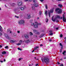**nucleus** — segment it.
<instances>
[{"label":"nucleus","instance_id":"obj_1","mask_svg":"<svg viewBox=\"0 0 66 66\" xmlns=\"http://www.w3.org/2000/svg\"><path fill=\"white\" fill-rule=\"evenodd\" d=\"M60 16L57 15L55 18L54 19V16H53L52 17V20L53 21H55L57 20V19H60Z\"/></svg>","mask_w":66,"mask_h":66},{"label":"nucleus","instance_id":"obj_2","mask_svg":"<svg viewBox=\"0 0 66 66\" xmlns=\"http://www.w3.org/2000/svg\"><path fill=\"white\" fill-rule=\"evenodd\" d=\"M41 60L43 63H44V61L45 63H48L49 62V60L48 58H44L43 59V58H41Z\"/></svg>","mask_w":66,"mask_h":66},{"label":"nucleus","instance_id":"obj_3","mask_svg":"<svg viewBox=\"0 0 66 66\" xmlns=\"http://www.w3.org/2000/svg\"><path fill=\"white\" fill-rule=\"evenodd\" d=\"M54 8H53L52 9H51L50 10H48V15L50 17V13H53V11H54Z\"/></svg>","mask_w":66,"mask_h":66},{"label":"nucleus","instance_id":"obj_4","mask_svg":"<svg viewBox=\"0 0 66 66\" xmlns=\"http://www.w3.org/2000/svg\"><path fill=\"white\" fill-rule=\"evenodd\" d=\"M55 11V12L58 13H62V10L59 8L56 9Z\"/></svg>","mask_w":66,"mask_h":66},{"label":"nucleus","instance_id":"obj_5","mask_svg":"<svg viewBox=\"0 0 66 66\" xmlns=\"http://www.w3.org/2000/svg\"><path fill=\"white\" fill-rule=\"evenodd\" d=\"M18 22L19 24H22L24 23V21L23 20H19Z\"/></svg>","mask_w":66,"mask_h":66},{"label":"nucleus","instance_id":"obj_6","mask_svg":"<svg viewBox=\"0 0 66 66\" xmlns=\"http://www.w3.org/2000/svg\"><path fill=\"white\" fill-rule=\"evenodd\" d=\"M34 26L36 28H38V23L37 22H35V24L34 25Z\"/></svg>","mask_w":66,"mask_h":66},{"label":"nucleus","instance_id":"obj_7","mask_svg":"<svg viewBox=\"0 0 66 66\" xmlns=\"http://www.w3.org/2000/svg\"><path fill=\"white\" fill-rule=\"evenodd\" d=\"M18 6H20L21 5H22V2H18L17 3Z\"/></svg>","mask_w":66,"mask_h":66},{"label":"nucleus","instance_id":"obj_8","mask_svg":"<svg viewBox=\"0 0 66 66\" xmlns=\"http://www.w3.org/2000/svg\"><path fill=\"white\" fill-rule=\"evenodd\" d=\"M63 21L64 22H66V18L65 17V15H63Z\"/></svg>","mask_w":66,"mask_h":66},{"label":"nucleus","instance_id":"obj_9","mask_svg":"<svg viewBox=\"0 0 66 66\" xmlns=\"http://www.w3.org/2000/svg\"><path fill=\"white\" fill-rule=\"evenodd\" d=\"M33 5L35 6V7H37L38 6V4H36V3H35Z\"/></svg>","mask_w":66,"mask_h":66},{"label":"nucleus","instance_id":"obj_10","mask_svg":"<svg viewBox=\"0 0 66 66\" xmlns=\"http://www.w3.org/2000/svg\"><path fill=\"white\" fill-rule=\"evenodd\" d=\"M49 32L50 33L49 34V35H53V33L52 32V30H50L49 31Z\"/></svg>","mask_w":66,"mask_h":66},{"label":"nucleus","instance_id":"obj_11","mask_svg":"<svg viewBox=\"0 0 66 66\" xmlns=\"http://www.w3.org/2000/svg\"><path fill=\"white\" fill-rule=\"evenodd\" d=\"M27 19H30V18H31V16H30V15L28 14H27Z\"/></svg>","mask_w":66,"mask_h":66},{"label":"nucleus","instance_id":"obj_12","mask_svg":"<svg viewBox=\"0 0 66 66\" xmlns=\"http://www.w3.org/2000/svg\"><path fill=\"white\" fill-rule=\"evenodd\" d=\"M20 9L21 10V11H24V7H21L20 8Z\"/></svg>","mask_w":66,"mask_h":66},{"label":"nucleus","instance_id":"obj_13","mask_svg":"<svg viewBox=\"0 0 66 66\" xmlns=\"http://www.w3.org/2000/svg\"><path fill=\"white\" fill-rule=\"evenodd\" d=\"M24 37L26 38H29V36H28V35H25Z\"/></svg>","mask_w":66,"mask_h":66},{"label":"nucleus","instance_id":"obj_14","mask_svg":"<svg viewBox=\"0 0 66 66\" xmlns=\"http://www.w3.org/2000/svg\"><path fill=\"white\" fill-rule=\"evenodd\" d=\"M45 15L46 16H47V15H48V12H47V11H45Z\"/></svg>","mask_w":66,"mask_h":66},{"label":"nucleus","instance_id":"obj_15","mask_svg":"<svg viewBox=\"0 0 66 66\" xmlns=\"http://www.w3.org/2000/svg\"><path fill=\"white\" fill-rule=\"evenodd\" d=\"M58 6L59 7H60V8H61V7H62L63 6L61 4H59L58 5Z\"/></svg>","mask_w":66,"mask_h":66},{"label":"nucleus","instance_id":"obj_16","mask_svg":"<svg viewBox=\"0 0 66 66\" xmlns=\"http://www.w3.org/2000/svg\"><path fill=\"white\" fill-rule=\"evenodd\" d=\"M62 54L64 55H66V51H64L62 53Z\"/></svg>","mask_w":66,"mask_h":66},{"label":"nucleus","instance_id":"obj_17","mask_svg":"<svg viewBox=\"0 0 66 66\" xmlns=\"http://www.w3.org/2000/svg\"><path fill=\"white\" fill-rule=\"evenodd\" d=\"M2 27L0 25V31L2 32Z\"/></svg>","mask_w":66,"mask_h":66},{"label":"nucleus","instance_id":"obj_18","mask_svg":"<svg viewBox=\"0 0 66 66\" xmlns=\"http://www.w3.org/2000/svg\"><path fill=\"white\" fill-rule=\"evenodd\" d=\"M10 32V33H12V31H10V29H8L7 30V32Z\"/></svg>","mask_w":66,"mask_h":66},{"label":"nucleus","instance_id":"obj_19","mask_svg":"<svg viewBox=\"0 0 66 66\" xmlns=\"http://www.w3.org/2000/svg\"><path fill=\"white\" fill-rule=\"evenodd\" d=\"M30 42V40H28L26 41V43H29Z\"/></svg>","mask_w":66,"mask_h":66},{"label":"nucleus","instance_id":"obj_20","mask_svg":"<svg viewBox=\"0 0 66 66\" xmlns=\"http://www.w3.org/2000/svg\"><path fill=\"white\" fill-rule=\"evenodd\" d=\"M44 36V34H41L39 36L40 37H43Z\"/></svg>","mask_w":66,"mask_h":66},{"label":"nucleus","instance_id":"obj_21","mask_svg":"<svg viewBox=\"0 0 66 66\" xmlns=\"http://www.w3.org/2000/svg\"><path fill=\"white\" fill-rule=\"evenodd\" d=\"M32 10H35V8L34 6H32Z\"/></svg>","mask_w":66,"mask_h":66},{"label":"nucleus","instance_id":"obj_22","mask_svg":"<svg viewBox=\"0 0 66 66\" xmlns=\"http://www.w3.org/2000/svg\"><path fill=\"white\" fill-rule=\"evenodd\" d=\"M15 42V40H11L10 41V42L11 43H14Z\"/></svg>","mask_w":66,"mask_h":66},{"label":"nucleus","instance_id":"obj_23","mask_svg":"<svg viewBox=\"0 0 66 66\" xmlns=\"http://www.w3.org/2000/svg\"><path fill=\"white\" fill-rule=\"evenodd\" d=\"M48 18H46V19H45V21L46 22H48Z\"/></svg>","mask_w":66,"mask_h":66},{"label":"nucleus","instance_id":"obj_24","mask_svg":"<svg viewBox=\"0 0 66 66\" xmlns=\"http://www.w3.org/2000/svg\"><path fill=\"white\" fill-rule=\"evenodd\" d=\"M37 30H33V32L34 33H37Z\"/></svg>","mask_w":66,"mask_h":66},{"label":"nucleus","instance_id":"obj_25","mask_svg":"<svg viewBox=\"0 0 66 66\" xmlns=\"http://www.w3.org/2000/svg\"><path fill=\"white\" fill-rule=\"evenodd\" d=\"M2 53L3 54H6V52L5 51H4L2 52Z\"/></svg>","mask_w":66,"mask_h":66},{"label":"nucleus","instance_id":"obj_26","mask_svg":"<svg viewBox=\"0 0 66 66\" xmlns=\"http://www.w3.org/2000/svg\"><path fill=\"white\" fill-rule=\"evenodd\" d=\"M18 50H20V51H21L22 50V49L20 48H18Z\"/></svg>","mask_w":66,"mask_h":66},{"label":"nucleus","instance_id":"obj_27","mask_svg":"<svg viewBox=\"0 0 66 66\" xmlns=\"http://www.w3.org/2000/svg\"><path fill=\"white\" fill-rule=\"evenodd\" d=\"M45 8L46 9H48V6L47 5H45Z\"/></svg>","mask_w":66,"mask_h":66},{"label":"nucleus","instance_id":"obj_28","mask_svg":"<svg viewBox=\"0 0 66 66\" xmlns=\"http://www.w3.org/2000/svg\"><path fill=\"white\" fill-rule=\"evenodd\" d=\"M33 1L34 2V3L37 2V0H34Z\"/></svg>","mask_w":66,"mask_h":66},{"label":"nucleus","instance_id":"obj_29","mask_svg":"<svg viewBox=\"0 0 66 66\" xmlns=\"http://www.w3.org/2000/svg\"><path fill=\"white\" fill-rule=\"evenodd\" d=\"M31 24L32 26H34L35 24V23H31Z\"/></svg>","mask_w":66,"mask_h":66},{"label":"nucleus","instance_id":"obj_30","mask_svg":"<svg viewBox=\"0 0 66 66\" xmlns=\"http://www.w3.org/2000/svg\"><path fill=\"white\" fill-rule=\"evenodd\" d=\"M40 34V32H37L36 33V34H38V35H39V34Z\"/></svg>","mask_w":66,"mask_h":66},{"label":"nucleus","instance_id":"obj_31","mask_svg":"<svg viewBox=\"0 0 66 66\" xmlns=\"http://www.w3.org/2000/svg\"><path fill=\"white\" fill-rule=\"evenodd\" d=\"M15 18H19V16H18L15 15Z\"/></svg>","mask_w":66,"mask_h":66},{"label":"nucleus","instance_id":"obj_32","mask_svg":"<svg viewBox=\"0 0 66 66\" xmlns=\"http://www.w3.org/2000/svg\"><path fill=\"white\" fill-rule=\"evenodd\" d=\"M21 43H18L17 44H16V45H21Z\"/></svg>","mask_w":66,"mask_h":66},{"label":"nucleus","instance_id":"obj_33","mask_svg":"<svg viewBox=\"0 0 66 66\" xmlns=\"http://www.w3.org/2000/svg\"><path fill=\"white\" fill-rule=\"evenodd\" d=\"M22 42V40H20L19 41V43H21H21Z\"/></svg>","mask_w":66,"mask_h":66},{"label":"nucleus","instance_id":"obj_34","mask_svg":"<svg viewBox=\"0 0 66 66\" xmlns=\"http://www.w3.org/2000/svg\"><path fill=\"white\" fill-rule=\"evenodd\" d=\"M39 15H41L42 14V12L40 11L39 13Z\"/></svg>","mask_w":66,"mask_h":66},{"label":"nucleus","instance_id":"obj_35","mask_svg":"<svg viewBox=\"0 0 66 66\" xmlns=\"http://www.w3.org/2000/svg\"><path fill=\"white\" fill-rule=\"evenodd\" d=\"M21 59H22V58H19V61H20L21 60Z\"/></svg>","mask_w":66,"mask_h":66},{"label":"nucleus","instance_id":"obj_36","mask_svg":"<svg viewBox=\"0 0 66 66\" xmlns=\"http://www.w3.org/2000/svg\"><path fill=\"white\" fill-rule=\"evenodd\" d=\"M5 37H7V35L6 34H5Z\"/></svg>","mask_w":66,"mask_h":66},{"label":"nucleus","instance_id":"obj_37","mask_svg":"<svg viewBox=\"0 0 66 66\" xmlns=\"http://www.w3.org/2000/svg\"><path fill=\"white\" fill-rule=\"evenodd\" d=\"M30 35H33V34H32V32H30Z\"/></svg>","mask_w":66,"mask_h":66},{"label":"nucleus","instance_id":"obj_38","mask_svg":"<svg viewBox=\"0 0 66 66\" xmlns=\"http://www.w3.org/2000/svg\"><path fill=\"white\" fill-rule=\"evenodd\" d=\"M2 35V34L1 32H0V36H1Z\"/></svg>","mask_w":66,"mask_h":66},{"label":"nucleus","instance_id":"obj_39","mask_svg":"<svg viewBox=\"0 0 66 66\" xmlns=\"http://www.w3.org/2000/svg\"><path fill=\"white\" fill-rule=\"evenodd\" d=\"M63 37V35L62 34L60 35V37Z\"/></svg>","mask_w":66,"mask_h":66},{"label":"nucleus","instance_id":"obj_40","mask_svg":"<svg viewBox=\"0 0 66 66\" xmlns=\"http://www.w3.org/2000/svg\"><path fill=\"white\" fill-rule=\"evenodd\" d=\"M60 45L61 46H63V45H62V44L61 43H60Z\"/></svg>","mask_w":66,"mask_h":66},{"label":"nucleus","instance_id":"obj_41","mask_svg":"<svg viewBox=\"0 0 66 66\" xmlns=\"http://www.w3.org/2000/svg\"><path fill=\"white\" fill-rule=\"evenodd\" d=\"M17 33H20V31H17Z\"/></svg>","mask_w":66,"mask_h":66},{"label":"nucleus","instance_id":"obj_42","mask_svg":"<svg viewBox=\"0 0 66 66\" xmlns=\"http://www.w3.org/2000/svg\"><path fill=\"white\" fill-rule=\"evenodd\" d=\"M5 48H8V46H6L5 47Z\"/></svg>","mask_w":66,"mask_h":66},{"label":"nucleus","instance_id":"obj_43","mask_svg":"<svg viewBox=\"0 0 66 66\" xmlns=\"http://www.w3.org/2000/svg\"><path fill=\"white\" fill-rule=\"evenodd\" d=\"M32 0H28V1L29 2H31V1H32Z\"/></svg>","mask_w":66,"mask_h":66},{"label":"nucleus","instance_id":"obj_44","mask_svg":"<svg viewBox=\"0 0 66 66\" xmlns=\"http://www.w3.org/2000/svg\"><path fill=\"white\" fill-rule=\"evenodd\" d=\"M60 66H63V64H61L60 65Z\"/></svg>","mask_w":66,"mask_h":66},{"label":"nucleus","instance_id":"obj_45","mask_svg":"<svg viewBox=\"0 0 66 66\" xmlns=\"http://www.w3.org/2000/svg\"><path fill=\"white\" fill-rule=\"evenodd\" d=\"M56 30H58L59 29V28H56Z\"/></svg>","mask_w":66,"mask_h":66},{"label":"nucleus","instance_id":"obj_46","mask_svg":"<svg viewBox=\"0 0 66 66\" xmlns=\"http://www.w3.org/2000/svg\"><path fill=\"white\" fill-rule=\"evenodd\" d=\"M40 1L41 2H43L44 1V0H40Z\"/></svg>","mask_w":66,"mask_h":66},{"label":"nucleus","instance_id":"obj_47","mask_svg":"<svg viewBox=\"0 0 66 66\" xmlns=\"http://www.w3.org/2000/svg\"><path fill=\"white\" fill-rule=\"evenodd\" d=\"M62 50H61L60 51V52H62Z\"/></svg>","mask_w":66,"mask_h":66},{"label":"nucleus","instance_id":"obj_48","mask_svg":"<svg viewBox=\"0 0 66 66\" xmlns=\"http://www.w3.org/2000/svg\"><path fill=\"white\" fill-rule=\"evenodd\" d=\"M38 66V64H37L36 65V66Z\"/></svg>","mask_w":66,"mask_h":66},{"label":"nucleus","instance_id":"obj_49","mask_svg":"<svg viewBox=\"0 0 66 66\" xmlns=\"http://www.w3.org/2000/svg\"><path fill=\"white\" fill-rule=\"evenodd\" d=\"M2 48V45H0V48Z\"/></svg>","mask_w":66,"mask_h":66},{"label":"nucleus","instance_id":"obj_50","mask_svg":"<svg viewBox=\"0 0 66 66\" xmlns=\"http://www.w3.org/2000/svg\"><path fill=\"white\" fill-rule=\"evenodd\" d=\"M57 64H60V62H57Z\"/></svg>","mask_w":66,"mask_h":66},{"label":"nucleus","instance_id":"obj_51","mask_svg":"<svg viewBox=\"0 0 66 66\" xmlns=\"http://www.w3.org/2000/svg\"><path fill=\"white\" fill-rule=\"evenodd\" d=\"M38 24H39V25H40V24H41V23H39Z\"/></svg>","mask_w":66,"mask_h":66},{"label":"nucleus","instance_id":"obj_52","mask_svg":"<svg viewBox=\"0 0 66 66\" xmlns=\"http://www.w3.org/2000/svg\"><path fill=\"white\" fill-rule=\"evenodd\" d=\"M60 18L62 20V18H63V17H61Z\"/></svg>","mask_w":66,"mask_h":66},{"label":"nucleus","instance_id":"obj_53","mask_svg":"<svg viewBox=\"0 0 66 66\" xmlns=\"http://www.w3.org/2000/svg\"><path fill=\"white\" fill-rule=\"evenodd\" d=\"M57 1H62L63 0H57Z\"/></svg>","mask_w":66,"mask_h":66},{"label":"nucleus","instance_id":"obj_54","mask_svg":"<svg viewBox=\"0 0 66 66\" xmlns=\"http://www.w3.org/2000/svg\"><path fill=\"white\" fill-rule=\"evenodd\" d=\"M34 49H35V50H36V49H37V48H36V47H35L34 48Z\"/></svg>","mask_w":66,"mask_h":66},{"label":"nucleus","instance_id":"obj_55","mask_svg":"<svg viewBox=\"0 0 66 66\" xmlns=\"http://www.w3.org/2000/svg\"><path fill=\"white\" fill-rule=\"evenodd\" d=\"M24 1H28V0H24Z\"/></svg>","mask_w":66,"mask_h":66},{"label":"nucleus","instance_id":"obj_56","mask_svg":"<svg viewBox=\"0 0 66 66\" xmlns=\"http://www.w3.org/2000/svg\"><path fill=\"white\" fill-rule=\"evenodd\" d=\"M34 52V50L32 51V52Z\"/></svg>","mask_w":66,"mask_h":66},{"label":"nucleus","instance_id":"obj_57","mask_svg":"<svg viewBox=\"0 0 66 66\" xmlns=\"http://www.w3.org/2000/svg\"><path fill=\"white\" fill-rule=\"evenodd\" d=\"M35 59L36 60H38V59H36V57H35Z\"/></svg>","mask_w":66,"mask_h":66},{"label":"nucleus","instance_id":"obj_58","mask_svg":"<svg viewBox=\"0 0 66 66\" xmlns=\"http://www.w3.org/2000/svg\"><path fill=\"white\" fill-rule=\"evenodd\" d=\"M37 19H39V17H38V18H37Z\"/></svg>","mask_w":66,"mask_h":66},{"label":"nucleus","instance_id":"obj_59","mask_svg":"<svg viewBox=\"0 0 66 66\" xmlns=\"http://www.w3.org/2000/svg\"><path fill=\"white\" fill-rule=\"evenodd\" d=\"M36 47V48H37H37H38V47L37 46V47Z\"/></svg>","mask_w":66,"mask_h":66},{"label":"nucleus","instance_id":"obj_60","mask_svg":"<svg viewBox=\"0 0 66 66\" xmlns=\"http://www.w3.org/2000/svg\"><path fill=\"white\" fill-rule=\"evenodd\" d=\"M1 63H3V61H1Z\"/></svg>","mask_w":66,"mask_h":66},{"label":"nucleus","instance_id":"obj_61","mask_svg":"<svg viewBox=\"0 0 66 66\" xmlns=\"http://www.w3.org/2000/svg\"><path fill=\"white\" fill-rule=\"evenodd\" d=\"M64 38V39H65V40H66V37H65Z\"/></svg>","mask_w":66,"mask_h":66},{"label":"nucleus","instance_id":"obj_62","mask_svg":"<svg viewBox=\"0 0 66 66\" xmlns=\"http://www.w3.org/2000/svg\"><path fill=\"white\" fill-rule=\"evenodd\" d=\"M49 41H50V42H51V39Z\"/></svg>","mask_w":66,"mask_h":66},{"label":"nucleus","instance_id":"obj_63","mask_svg":"<svg viewBox=\"0 0 66 66\" xmlns=\"http://www.w3.org/2000/svg\"><path fill=\"white\" fill-rule=\"evenodd\" d=\"M43 46V45H42V44H41V45H40V46Z\"/></svg>","mask_w":66,"mask_h":66},{"label":"nucleus","instance_id":"obj_64","mask_svg":"<svg viewBox=\"0 0 66 66\" xmlns=\"http://www.w3.org/2000/svg\"><path fill=\"white\" fill-rule=\"evenodd\" d=\"M31 64H29V66H31Z\"/></svg>","mask_w":66,"mask_h":66}]
</instances>
